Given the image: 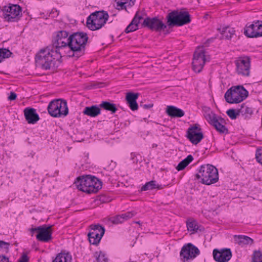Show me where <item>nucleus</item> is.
Returning a JSON list of instances; mask_svg holds the SVG:
<instances>
[{"instance_id":"f257e3e1","label":"nucleus","mask_w":262,"mask_h":262,"mask_svg":"<svg viewBox=\"0 0 262 262\" xmlns=\"http://www.w3.org/2000/svg\"><path fill=\"white\" fill-rule=\"evenodd\" d=\"M69 35L67 31L55 32L52 37L51 45L41 49L36 55L37 65L46 70L54 67L55 62L62 57V50L67 47L69 48Z\"/></svg>"},{"instance_id":"f03ea898","label":"nucleus","mask_w":262,"mask_h":262,"mask_svg":"<svg viewBox=\"0 0 262 262\" xmlns=\"http://www.w3.org/2000/svg\"><path fill=\"white\" fill-rule=\"evenodd\" d=\"M88 40L86 33L77 32L69 35V56L79 58L85 54V46Z\"/></svg>"},{"instance_id":"7ed1b4c3","label":"nucleus","mask_w":262,"mask_h":262,"mask_svg":"<svg viewBox=\"0 0 262 262\" xmlns=\"http://www.w3.org/2000/svg\"><path fill=\"white\" fill-rule=\"evenodd\" d=\"M195 178L198 180L201 179L200 182L203 184L211 185L218 181V170L212 165H202L200 167L199 173L195 174Z\"/></svg>"},{"instance_id":"20e7f679","label":"nucleus","mask_w":262,"mask_h":262,"mask_svg":"<svg viewBox=\"0 0 262 262\" xmlns=\"http://www.w3.org/2000/svg\"><path fill=\"white\" fill-rule=\"evenodd\" d=\"M108 18L109 15L106 11H96L87 18L86 27L92 31L99 30L105 25Z\"/></svg>"},{"instance_id":"39448f33","label":"nucleus","mask_w":262,"mask_h":262,"mask_svg":"<svg viewBox=\"0 0 262 262\" xmlns=\"http://www.w3.org/2000/svg\"><path fill=\"white\" fill-rule=\"evenodd\" d=\"M249 95L248 91L243 85L232 86L225 94V99L230 104L238 103L246 99Z\"/></svg>"},{"instance_id":"423d86ee","label":"nucleus","mask_w":262,"mask_h":262,"mask_svg":"<svg viewBox=\"0 0 262 262\" xmlns=\"http://www.w3.org/2000/svg\"><path fill=\"white\" fill-rule=\"evenodd\" d=\"M47 110L50 116L54 118L64 117L69 114L67 102L62 99H54L50 101Z\"/></svg>"},{"instance_id":"0eeeda50","label":"nucleus","mask_w":262,"mask_h":262,"mask_svg":"<svg viewBox=\"0 0 262 262\" xmlns=\"http://www.w3.org/2000/svg\"><path fill=\"white\" fill-rule=\"evenodd\" d=\"M168 26H182L191 22L190 15L187 11L174 10L169 13L166 16Z\"/></svg>"},{"instance_id":"6e6552de","label":"nucleus","mask_w":262,"mask_h":262,"mask_svg":"<svg viewBox=\"0 0 262 262\" xmlns=\"http://www.w3.org/2000/svg\"><path fill=\"white\" fill-rule=\"evenodd\" d=\"M52 226L43 225L34 228L29 229L31 236L36 233V238L37 241L41 242L49 243L53 238L52 229Z\"/></svg>"},{"instance_id":"1a4fd4ad","label":"nucleus","mask_w":262,"mask_h":262,"mask_svg":"<svg viewBox=\"0 0 262 262\" xmlns=\"http://www.w3.org/2000/svg\"><path fill=\"white\" fill-rule=\"evenodd\" d=\"M22 9L18 5L9 4L2 9V16L4 20L8 22H17L21 17Z\"/></svg>"},{"instance_id":"9d476101","label":"nucleus","mask_w":262,"mask_h":262,"mask_svg":"<svg viewBox=\"0 0 262 262\" xmlns=\"http://www.w3.org/2000/svg\"><path fill=\"white\" fill-rule=\"evenodd\" d=\"M200 253V250L191 243L184 245L181 248L180 257L183 262H189Z\"/></svg>"},{"instance_id":"9b49d317","label":"nucleus","mask_w":262,"mask_h":262,"mask_svg":"<svg viewBox=\"0 0 262 262\" xmlns=\"http://www.w3.org/2000/svg\"><path fill=\"white\" fill-rule=\"evenodd\" d=\"M251 58L249 56H241L235 61L236 72L238 75L244 76L250 75Z\"/></svg>"},{"instance_id":"f8f14e48","label":"nucleus","mask_w":262,"mask_h":262,"mask_svg":"<svg viewBox=\"0 0 262 262\" xmlns=\"http://www.w3.org/2000/svg\"><path fill=\"white\" fill-rule=\"evenodd\" d=\"M142 26L156 32H161L167 27V26L157 17L152 18L146 17L142 23Z\"/></svg>"},{"instance_id":"ddd939ff","label":"nucleus","mask_w":262,"mask_h":262,"mask_svg":"<svg viewBox=\"0 0 262 262\" xmlns=\"http://www.w3.org/2000/svg\"><path fill=\"white\" fill-rule=\"evenodd\" d=\"M206 119L220 133H228V129L224 125L225 120L222 117L211 113L207 115Z\"/></svg>"},{"instance_id":"4468645a","label":"nucleus","mask_w":262,"mask_h":262,"mask_svg":"<svg viewBox=\"0 0 262 262\" xmlns=\"http://www.w3.org/2000/svg\"><path fill=\"white\" fill-rule=\"evenodd\" d=\"M244 34L250 38L262 36V22L257 21L251 24H247L244 28Z\"/></svg>"},{"instance_id":"2eb2a0df","label":"nucleus","mask_w":262,"mask_h":262,"mask_svg":"<svg viewBox=\"0 0 262 262\" xmlns=\"http://www.w3.org/2000/svg\"><path fill=\"white\" fill-rule=\"evenodd\" d=\"M206 62L205 52L203 50L195 51L192 61V68L196 73H200Z\"/></svg>"},{"instance_id":"dca6fc26","label":"nucleus","mask_w":262,"mask_h":262,"mask_svg":"<svg viewBox=\"0 0 262 262\" xmlns=\"http://www.w3.org/2000/svg\"><path fill=\"white\" fill-rule=\"evenodd\" d=\"M232 252L229 248L221 250L215 249L213 251V257L217 262H228L232 257Z\"/></svg>"},{"instance_id":"f3484780","label":"nucleus","mask_w":262,"mask_h":262,"mask_svg":"<svg viewBox=\"0 0 262 262\" xmlns=\"http://www.w3.org/2000/svg\"><path fill=\"white\" fill-rule=\"evenodd\" d=\"M187 137L193 144H196L203 139V134L201 129L195 125L188 129Z\"/></svg>"},{"instance_id":"a211bd4d","label":"nucleus","mask_w":262,"mask_h":262,"mask_svg":"<svg viewBox=\"0 0 262 262\" xmlns=\"http://www.w3.org/2000/svg\"><path fill=\"white\" fill-rule=\"evenodd\" d=\"M91 175H85L78 177L75 181V184L77 189L81 191L86 193L89 187L90 186V182Z\"/></svg>"},{"instance_id":"6ab92c4d","label":"nucleus","mask_w":262,"mask_h":262,"mask_svg":"<svg viewBox=\"0 0 262 262\" xmlns=\"http://www.w3.org/2000/svg\"><path fill=\"white\" fill-rule=\"evenodd\" d=\"M24 112L25 119L29 124H35L39 120V115L33 108L27 107Z\"/></svg>"},{"instance_id":"aec40b11","label":"nucleus","mask_w":262,"mask_h":262,"mask_svg":"<svg viewBox=\"0 0 262 262\" xmlns=\"http://www.w3.org/2000/svg\"><path fill=\"white\" fill-rule=\"evenodd\" d=\"M90 180H91L90 182V186L89 187L88 190H86V193H97L102 188V182L101 180L91 175Z\"/></svg>"},{"instance_id":"412c9836","label":"nucleus","mask_w":262,"mask_h":262,"mask_svg":"<svg viewBox=\"0 0 262 262\" xmlns=\"http://www.w3.org/2000/svg\"><path fill=\"white\" fill-rule=\"evenodd\" d=\"M187 230L191 232V234H194L198 231H204V228L200 225L198 222L192 218H189L186 222Z\"/></svg>"},{"instance_id":"4be33fe9","label":"nucleus","mask_w":262,"mask_h":262,"mask_svg":"<svg viewBox=\"0 0 262 262\" xmlns=\"http://www.w3.org/2000/svg\"><path fill=\"white\" fill-rule=\"evenodd\" d=\"M139 95V94L138 93H134L133 92H128L126 93L125 99L130 108L133 111H136L138 108V104L137 102V100Z\"/></svg>"},{"instance_id":"5701e85b","label":"nucleus","mask_w":262,"mask_h":262,"mask_svg":"<svg viewBox=\"0 0 262 262\" xmlns=\"http://www.w3.org/2000/svg\"><path fill=\"white\" fill-rule=\"evenodd\" d=\"M233 239L235 243L237 244L241 247H244L249 245H251L254 243L252 238L244 235H234Z\"/></svg>"},{"instance_id":"b1692460","label":"nucleus","mask_w":262,"mask_h":262,"mask_svg":"<svg viewBox=\"0 0 262 262\" xmlns=\"http://www.w3.org/2000/svg\"><path fill=\"white\" fill-rule=\"evenodd\" d=\"M82 113L84 115L88 116L95 117L101 114V107H100V105H93L90 106H86Z\"/></svg>"},{"instance_id":"393cba45","label":"nucleus","mask_w":262,"mask_h":262,"mask_svg":"<svg viewBox=\"0 0 262 262\" xmlns=\"http://www.w3.org/2000/svg\"><path fill=\"white\" fill-rule=\"evenodd\" d=\"M100 229H101V228H100ZM94 229L93 230H90L88 234V236L89 242L91 244L97 245L100 243L101 239L103 236L105 229L102 228V232L101 233L100 236H99L98 234L96 233L95 232H94Z\"/></svg>"},{"instance_id":"a878e982","label":"nucleus","mask_w":262,"mask_h":262,"mask_svg":"<svg viewBox=\"0 0 262 262\" xmlns=\"http://www.w3.org/2000/svg\"><path fill=\"white\" fill-rule=\"evenodd\" d=\"M166 112L172 118H180L184 115V112L182 110L172 105L167 106Z\"/></svg>"},{"instance_id":"bb28decb","label":"nucleus","mask_w":262,"mask_h":262,"mask_svg":"<svg viewBox=\"0 0 262 262\" xmlns=\"http://www.w3.org/2000/svg\"><path fill=\"white\" fill-rule=\"evenodd\" d=\"M165 185L162 184H158L155 180H151L149 182H146L141 188V191H145L147 190H151L155 189L161 190L164 188Z\"/></svg>"},{"instance_id":"cd10ccee","label":"nucleus","mask_w":262,"mask_h":262,"mask_svg":"<svg viewBox=\"0 0 262 262\" xmlns=\"http://www.w3.org/2000/svg\"><path fill=\"white\" fill-rule=\"evenodd\" d=\"M72 256L69 253H58L52 262H71Z\"/></svg>"},{"instance_id":"c85d7f7f","label":"nucleus","mask_w":262,"mask_h":262,"mask_svg":"<svg viewBox=\"0 0 262 262\" xmlns=\"http://www.w3.org/2000/svg\"><path fill=\"white\" fill-rule=\"evenodd\" d=\"M238 113L245 117L250 116L253 112V110L251 107L249 106L246 103L241 105L240 108L238 110Z\"/></svg>"},{"instance_id":"c756f323","label":"nucleus","mask_w":262,"mask_h":262,"mask_svg":"<svg viewBox=\"0 0 262 262\" xmlns=\"http://www.w3.org/2000/svg\"><path fill=\"white\" fill-rule=\"evenodd\" d=\"M100 107L111 112L112 114L115 113L117 111L116 104L108 101H102L100 104Z\"/></svg>"},{"instance_id":"7c9ffc66","label":"nucleus","mask_w":262,"mask_h":262,"mask_svg":"<svg viewBox=\"0 0 262 262\" xmlns=\"http://www.w3.org/2000/svg\"><path fill=\"white\" fill-rule=\"evenodd\" d=\"M193 158L192 155H188L185 159L181 161L176 167L178 171H181L185 169L188 164L193 160Z\"/></svg>"},{"instance_id":"2f4dec72","label":"nucleus","mask_w":262,"mask_h":262,"mask_svg":"<svg viewBox=\"0 0 262 262\" xmlns=\"http://www.w3.org/2000/svg\"><path fill=\"white\" fill-rule=\"evenodd\" d=\"M223 37L227 39H230L231 38L232 36L234 34L235 30L233 28H231L228 27H225L221 31Z\"/></svg>"},{"instance_id":"473e14b6","label":"nucleus","mask_w":262,"mask_h":262,"mask_svg":"<svg viewBox=\"0 0 262 262\" xmlns=\"http://www.w3.org/2000/svg\"><path fill=\"white\" fill-rule=\"evenodd\" d=\"M94 257L97 262H107L108 259L105 253L101 251H96L94 253Z\"/></svg>"},{"instance_id":"72a5a7b5","label":"nucleus","mask_w":262,"mask_h":262,"mask_svg":"<svg viewBox=\"0 0 262 262\" xmlns=\"http://www.w3.org/2000/svg\"><path fill=\"white\" fill-rule=\"evenodd\" d=\"M252 262H262V252L259 251H254L252 256Z\"/></svg>"},{"instance_id":"f704fd0d","label":"nucleus","mask_w":262,"mask_h":262,"mask_svg":"<svg viewBox=\"0 0 262 262\" xmlns=\"http://www.w3.org/2000/svg\"><path fill=\"white\" fill-rule=\"evenodd\" d=\"M110 221L114 224H118L124 222L123 217L122 214L117 215L110 218Z\"/></svg>"},{"instance_id":"c9c22d12","label":"nucleus","mask_w":262,"mask_h":262,"mask_svg":"<svg viewBox=\"0 0 262 262\" xmlns=\"http://www.w3.org/2000/svg\"><path fill=\"white\" fill-rule=\"evenodd\" d=\"M117 5V9L119 10H126V4H128V2L123 1L121 0H115Z\"/></svg>"},{"instance_id":"e433bc0d","label":"nucleus","mask_w":262,"mask_h":262,"mask_svg":"<svg viewBox=\"0 0 262 262\" xmlns=\"http://www.w3.org/2000/svg\"><path fill=\"white\" fill-rule=\"evenodd\" d=\"M10 244L9 243L0 241V252L8 253L9 252Z\"/></svg>"},{"instance_id":"4c0bfd02","label":"nucleus","mask_w":262,"mask_h":262,"mask_svg":"<svg viewBox=\"0 0 262 262\" xmlns=\"http://www.w3.org/2000/svg\"><path fill=\"white\" fill-rule=\"evenodd\" d=\"M90 230H95L94 232L98 234L99 236H100L101 233L102 232L101 229L100 228L105 229L104 227L102 226L100 224H92L90 226Z\"/></svg>"},{"instance_id":"58836bf2","label":"nucleus","mask_w":262,"mask_h":262,"mask_svg":"<svg viewBox=\"0 0 262 262\" xmlns=\"http://www.w3.org/2000/svg\"><path fill=\"white\" fill-rule=\"evenodd\" d=\"M0 51L1 54V57H2V61L4 59L9 58L12 54V53L9 50L6 49H0Z\"/></svg>"},{"instance_id":"ea45409f","label":"nucleus","mask_w":262,"mask_h":262,"mask_svg":"<svg viewBox=\"0 0 262 262\" xmlns=\"http://www.w3.org/2000/svg\"><path fill=\"white\" fill-rule=\"evenodd\" d=\"M226 113L227 115L231 119H235L237 118V116L239 115L240 114L237 112H236L235 110L234 109H229L227 112Z\"/></svg>"},{"instance_id":"a19ab883","label":"nucleus","mask_w":262,"mask_h":262,"mask_svg":"<svg viewBox=\"0 0 262 262\" xmlns=\"http://www.w3.org/2000/svg\"><path fill=\"white\" fill-rule=\"evenodd\" d=\"M256 161L262 165V148H257L255 153Z\"/></svg>"},{"instance_id":"79ce46f5","label":"nucleus","mask_w":262,"mask_h":262,"mask_svg":"<svg viewBox=\"0 0 262 262\" xmlns=\"http://www.w3.org/2000/svg\"><path fill=\"white\" fill-rule=\"evenodd\" d=\"M136 212L135 211H128L122 214V216L123 217L124 221L127 220L136 214Z\"/></svg>"},{"instance_id":"37998d69","label":"nucleus","mask_w":262,"mask_h":262,"mask_svg":"<svg viewBox=\"0 0 262 262\" xmlns=\"http://www.w3.org/2000/svg\"><path fill=\"white\" fill-rule=\"evenodd\" d=\"M138 29V27L137 26L134 25L132 23H130L128 26L126 28L125 30V32L126 33H128L133 31L137 30Z\"/></svg>"},{"instance_id":"c03bdc74","label":"nucleus","mask_w":262,"mask_h":262,"mask_svg":"<svg viewBox=\"0 0 262 262\" xmlns=\"http://www.w3.org/2000/svg\"><path fill=\"white\" fill-rule=\"evenodd\" d=\"M29 260V258L27 256V255L25 253H24L21 257L18 259L17 262H28Z\"/></svg>"},{"instance_id":"a18cd8bd","label":"nucleus","mask_w":262,"mask_h":262,"mask_svg":"<svg viewBox=\"0 0 262 262\" xmlns=\"http://www.w3.org/2000/svg\"><path fill=\"white\" fill-rule=\"evenodd\" d=\"M137 154L135 152H132L130 154V160L133 161L134 163H137L138 162V159H137Z\"/></svg>"},{"instance_id":"49530a36","label":"nucleus","mask_w":262,"mask_h":262,"mask_svg":"<svg viewBox=\"0 0 262 262\" xmlns=\"http://www.w3.org/2000/svg\"><path fill=\"white\" fill-rule=\"evenodd\" d=\"M17 95L13 92H11L9 96L8 97V100H14L16 99Z\"/></svg>"},{"instance_id":"de8ad7c7","label":"nucleus","mask_w":262,"mask_h":262,"mask_svg":"<svg viewBox=\"0 0 262 262\" xmlns=\"http://www.w3.org/2000/svg\"><path fill=\"white\" fill-rule=\"evenodd\" d=\"M0 262H10L8 257L4 255H0Z\"/></svg>"},{"instance_id":"09e8293b","label":"nucleus","mask_w":262,"mask_h":262,"mask_svg":"<svg viewBox=\"0 0 262 262\" xmlns=\"http://www.w3.org/2000/svg\"><path fill=\"white\" fill-rule=\"evenodd\" d=\"M130 23L134 24V25L137 26V27H138V25L140 23L139 21L137 18V16H136V15H135L134 17L133 18Z\"/></svg>"},{"instance_id":"8fccbe9b","label":"nucleus","mask_w":262,"mask_h":262,"mask_svg":"<svg viewBox=\"0 0 262 262\" xmlns=\"http://www.w3.org/2000/svg\"><path fill=\"white\" fill-rule=\"evenodd\" d=\"M103 179L102 180L105 182H108L110 181L111 180V176L108 174L107 173H106L105 175L104 174H103Z\"/></svg>"},{"instance_id":"3c124183","label":"nucleus","mask_w":262,"mask_h":262,"mask_svg":"<svg viewBox=\"0 0 262 262\" xmlns=\"http://www.w3.org/2000/svg\"><path fill=\"white\" fill-rule=\"evenodd\" d=\"M153 105H154V104L152 103H150V104H140V106L141 107H142L145 109H149V108H151L153 106Z\"/></svg>"},{"instance_id":"603ef678","label":"nucleus","mask_w":262,"mask_h":262,"mask_svg":"<svg viewBox=\"0 0 262 262\" xmlns=\"http://www.w3.org/2000/svg\"><path fill=\"white\" fill-rule=\"evenodd\" d=\"M136 15V16H137V18H138V20H139V21H140V20H141V19L143 18V17H142V16H140V15H138V12H137L136 13V15Z\"/></svg>"},{"instance_id":"864d4df0","label":"nucleus","mask_w":262,"mask_h":262,"mask_svg":"<svg viewBox=\"0 0 262 262\" xmlns=\"http://www.w3.org/2000/svg\"><path fill=\"white\" fill-rule=\"evenodd\" d=\"M100 201H101L103 202H104L105 201L103 199V197L100 198Z\"/></svg>"},{"instance_id":"5fc2aeb1","label":"nucleus","mask_w":262,"mask_h":262,"mask_svg":"<svg viewBox=\"0 0 262 262\" xmlns=\"http://www.w3.org/2000/svg\"><path fill=\"white\" fill-rule=\"evenodd\" d=\"M85 157L88 158V157H89V154H86V155L85 156Z\"/></svg>"},{"instance_id":"6e6d98bb","label":"nucleus","mask_w":262,"mask_h":262,"mask_svg":"<svg viewBox=\"0 0 262 262\" xmlns=\"http://www.w3.org/2000/svg\"><path fill=\"white\" fill-rule=\"evenodd\" d=\"M30 155H31V157H33V155L34 154H33L32 152L30 153Z\"/></svg>"},{"instance_id":"4d7b16f0","label":"nucleus","mask_w":262,"mask_h":262,"mask_svg":"<svg viewBox=\"0 0 262 262\" xmlns=\"http://www.w3.org/2000/svg\"><path fill=\"white\" fill-rule=\"evenodd\" d=\"M136 223L138 224H140V221L137 222Z\"/></svg>"}]
</instances>
